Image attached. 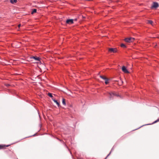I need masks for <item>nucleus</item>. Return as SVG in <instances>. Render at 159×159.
<instances>
[{"label":"nucleus","instance_id":"1","mask_svg":"<svg viewBox=\"0 0 159 159\" xmlns=\"http://www.w3.org/2000/svg\"><path fill=\"white\" fill-rule=\"evenodd\" d=\"M108 96L110 99L111 100L113 99V97L114 96H119L116 93L114 92H108Z\"/></svg>","mask_w":159,"mask_h":159},{"label":"nucleus","instance_id":"2","mask_svg":"<svg viewBox=\"0 0 159 159\" xmlns=\"http://www.w3.org/2000/svg\"><path fill=\"white\" fill-rule=\"evenodd\" d=\"M135 39L133 38H126L125 39V42L127 43L132 42Z\"/></svg>","mask_w":159,"mask_h":159},{"label":"nucleus","instance_id":"3","mask_svg":"<svg viewBox=\"0 0 159 159\" xmlns=\"http://www.w3.org/2000/svg\"><path fill=\"white\" fill-rule=\"evenodd\" d=\"M159 7V4L157 2H153L151 7L152 9H156Z\"/></svg>","mask_w":159,"mask_h":159},{"label":"nucleus","instance_id":"4","mask_svg":"<svg viewBox=\"0 0 159 159\" xmlns=\"http://www.w3.org/2000/svg\"><path fill=\"white\" fill-rule=\"evenodd\" d=\"M108 51L110 52L116 53L117 52V50L116 48H109L108 49Z\"/></svg>","mask_w":159,"mask_h":159},{"label":"nucleus","instance_id":"5","mask_svg":"<svg viewBox=\"0 0 159 159\" xmlns=\"http://www.w3.org/2000/svg\"><path fill=\"white\" fill-rule=\"evenodd\" d=\"M122 70L123 72L126 73H129V71L128 70L126 69V67L125 66H123L122 68Z\"/></svg>","mask_w":159,"mask_h":159},{"label":"nucleus","instance_id":"6","mask_svg":"<svg viewBox=\"0 0 159 159\" xmlns=\"http://www.w3.org/2000/svg\"><path fill=\"white\" fill-rule=\"evenodd\" d=\"M10 145H0V149H5L6 147H9Z\"/></svg>","mask_w":159,"mask_h":159},{"label":"nucleus","instance_id":"7","mask_svg":"<svg viewBox=\"0 0 159 159\" xmlns=\"http://www.w3.org/2000/svg\"><path fill=\"white\" fill-rule=\"evenodd\" d=\"M73 19L67 20L66 21V23L68 24H71L73 23Z\"/></svg>","mask_w":159,"mask_h":159},{"label":"nucleus","instance_id":"8","mask_svg":"<svg viewBox=\"0 0 159 159\" xmlns=\"http://www.w3.org/2000/svg\"><path fill=\"white\" fill-rule=\"evenodd\" d=\"M31 58L34 59L36 61H40V58L36 56H33L31 57Z\"/></svg>","mask_w":159,"mask_h":159},{"label":"nucleus","instance_id":"9","mask_svg":"<svg viewBox=\"0 0 159 159\" xmlns=\"http://www.w3.org/2000/svg\"><path fill=\"white\" fill-rule=\"evenodd\" d=\"M17 2V0H10V2L13 4H15Z\"/></svg>","mask_w":159,"mask_h":159},{"label":"nucleus","instance_id":"10","mask_svg":"<svg viewBox=\"0 0 159 159\" xmlns=\"http://www.w3.org/2000/svg\"><path fill=\"white\" fill-rule=\"evenodd\" d=\"M109 79L107 78H106V79L104 80H105V83L106 84H108L109 83Z\"/></svg>","mask_w":159,"mask_h":159},{"label":"nucleus","instance_id":"11","mask_svg":"<svg viewBox=\"0 0 159 159\" xmlns=\"http://www.w3.org/2000/svg\"><path fill=\"white\" fill-rule=\"evenodd\" d=\"M52 100H53V101L55 102L57 105H58V106H60V104L59 103L57 102V101L55 99H53L52 98Z\"/></svg>","mask_w":159,"mask_h":159},{"label":"nucleus","instance_id":"12","mask_svg":"<svg viewBox=\"0 0 159 159\" xmlns=\"http://www.w3.org/2000/svg\"><path fill=\"white\" fill-rule=\"evenodd\" d=\"M100 78H101L102 79L104 80L105 79H106V77L104 75H100Z\"/></svg>","mask_w":159,"mask_h":159},{"label":"nucleus","instance_id":"13","mask_svg":"<svg viewBox=\"0 0 159 159\" xmlns=\"http://www.w3.org/2000/svg\"><path fill=\"white\" fill-rule=\"evenodd\" d=\"M148 23L149 24L152 25H153V22L151 20H149L148 21Z\"/></svg>","mask_w":159,"mask_h":159},{"label":"nucleus","instance_id":"14","mask_svg":"<svg viewBox=\"0 0 159 159\" xmlns=\"http://www.w3.org/2000/svg\"><path fill=\"white\" fill-rule=\"evenodd\" d=\"M37 10L36 9H34L33 10L32 12H31V14H33L34 13H35L36 12Z\"/></svg>","mask_w":159,"mask_h":159},{"label":"nucleus","instance_id":"15","mask_svg":"<svg viewBox=\"0 0 159 159\" xmlns=\"http://www.w3.org/2000/svg\"><path fill=\"white\" fill-rule=\"evenodd\" d=\"M62 103L63 105H66V102H65V99H64V98L62 99Z\"/></svg>","mask_w":159,"mask_h":159},{"label":"nucleus","instance_id":"16","mask_svg":"<svg viewBox=\"0 0 159 159\" xmlns=\"http://www.w3.org/2000/svg\"><path fill=\"white\" fill-rule=\"evenodd\" d=\"M120 46L122 48H126V46L124 44H123V43H122L121 44Z\"/></svg>","mask_w":159,"mask_h":159},{"label":"nucleus","instance_id":"17","mask_svg":"<svg viewBox=\"0 0 159 159\" xmlns=\"http://www.w3.org/2000/svg\"><path fill=\"white\" fill-rule=\"evenodd\" d=\"M48 96H49L51 98H52L53 97V96L52 95V93H48Z\"/></svg>","mask_w":159,"mask_h":159},{"label":"nucleus","instance_id":"18","mask_svg":"<svg viewBox=\"0 0 159 159\" xmlns=\"http://www.w3.org/2000/svg\"><path fill=\"white\" fill-rule=\"evenodd\" d=\"M159 121V119H158L157 120H156L155 121H154L153 122V124L155 123L156 122H157Z\"/></svg>","mask_w":159,"mask_h":159},{"label":"nucleus","instance_id":"19","mask_svg":"<svg viewBox=\"0 0 159 159\" xmlns=\"http://www.w3.org/2000/svg\"><path fill=\"white\" fill-rule=\"evenodd\" d=\"M6 85L7 87H8L10 86V85L9 84H6Z\"/></svg>","mask_w":159,"mask_h":159},{"label":"nucleus","instance_id":"20","mask_svg":"<svg viewBox=\"0 0 159 159\" xmlns=\"http://www.w3.org/2000/svg\"><path fill=\"white\" fill-rule=\"evenodd\" d=\"M20 25H21L20 24H19V25H18V27H20Z\"/></svg>","mask_w":159,"mask_h":159},{"label":"nucleus","instance_id":"21","mask_svg":"<svg viewBox=\"0 0 159 159\" xmlns=\"http://www.w3.org/2000/svg\"><path fill=\"white\" fill-rule=\"evenodd\" d=\"M77 20V19H75L73 20L76 21Z\"/></svg>","mask_w":159,"mask_h":159},{"label":"nucleus","instance_id":"22","mask_svg":"<svg viewBox=\"0 0 159 159\" xmlns=\"http://www.w3.org/2000/svg\"><path fill=\"white\" fill-rule=\"evenodd\" d=\"M157 45H156V46H155V47H156L157 46Z\"/></svg>","mask_w":159,"mask_h":159}]
</instances>
